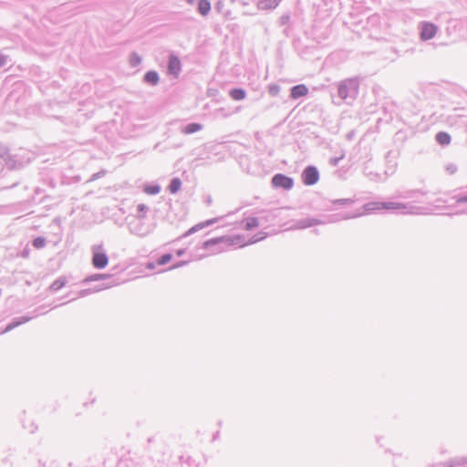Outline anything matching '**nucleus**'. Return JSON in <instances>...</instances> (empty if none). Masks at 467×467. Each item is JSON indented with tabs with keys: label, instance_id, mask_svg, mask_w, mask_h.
<instances>
[{
	"label": "nucleus",
	"instance_id": "1a4fd4ad",
	"mask_svg": "<svg viewBox=\"0 0 467 467\" xmlns=\"http://www.w3.org/2000/svg\"><path fill=\"white\" fill-rule=\"evenodd\" d=\"M181 68V62L177 57H171L169 62V71L172 74H177Z\"/></svg>",
	"mask_w": 467,
	"mask_h": 467
},
{
	"label": "nucleus",
	"instance_id": "4be33fe9",
	"mask_svg": "<svg viewBox=\"0 0 467 467\" xmlns=\"http://www.w3.org/2000/svg\"><path fill=\"white\" fill-rule=\"evenodd\" d=\"M217 240H209L204 243V247L208 248L210 245L215 244Z\"/></svg>",
	"mask_w": 467,
	"mask_h": 467
},
{
	"label": "nucleus",
	"instance_id": "0eeeda50",
	"mask_svg": "<svg viewBox=\"0 0 467 467\" xmlns=\"http://www.w3.org/2000/svg\"><path fill=\"white\" fill-rule=\"evenodd\" d=\"M373 209H400L402 204L397 202H376L372 204Z\"/></svg>",
	"mask_w": 467,
	"mask_h": 467
},
{
	"label": "nucleus",
	"instance_id": "a211bd4d",
	"mask_svg": "<svg viewBox=\"0 0 467 467\" xmlns=\"http://www.w3.org/2000/svg\"><path fill=\"white\" fill-rule=\"evenodd\" d=\"M161 191L160 187L155 185V186H147L145 187L144 189V192L148 194H157L159 193Z\"/></svg>",
	"mask_w": 467,
	"mask_h": 467
},
{
	"label": "nucleus",
	"instance_id": "20e7f679",
	"mask_svg": "<svg viewBox=\"0 0 467 467\" xmlns=\"http://www.w3.org/2000/svg\"><path fill=\"white\" fill-rule=\"evenodd\" d=\"M92 264L94 267L98 269H102L106 267L109 264V258L106 254L100 252H94Z\"/></svg>",
	"mask_w": 467,
	"mask_h": 467
},
{
	"label": "nucleus",
	"instance_id": "4468645a",
	"mask_svg": "<svg viewBox=\"0 0 467 467\" xmlns=\"http://www.w3.org/2000/svg\"><path fill=\"white\" fill-rule=\"evenodd\" d=\"M181 186H182L181 180L178 178H175V179L171 180V182L169 185V191L171 193H176L181 189Z\"/></svg>",
	"mask_w": 467,
	"mask_h": 467
},
{
	"label": "nucleus",
	"instance_id": "7ed1b4c3",
	"mask_svg": "<svg viewBox=\"0 0 467 467\" xmlns=\"http://www.w3.org/2000/svg\"><path fill=\"white\" fill-rule=\"evenodd\" d=\"M303 182L306 185H313L317 182L319 179L318 171L315 167H306L302 174Z\"/></svg>",
	"mask_w": 467,
	"mask_h": 467
},
{
	"label": "nucleus",
	"instance_id": "2eb2a0df",
	"mask_svg": "<svg viewBox=\"0 0 467 467\" xmlns=\"http://www.w3.org/2000/svg\"><path fill=\"white\" fill-rule=\"evenodd\" d=\"M201 129H202V125L201 124L191 123V124L187 125L184 128L183 132L186 133V134H192L193 132L201 130Z\"/></svg>",
	"mask_w": 467,
	"mask_h": 467
},
{
	"label": "nucleus",
	"instance_id": "f257e3e1",
	"mask_svg": "<svg viewBox=\"0 0 467 467\" xmlns=\"http://www.w3.org/2000/svg\"><path fill=\"white\" fill-rule=\"evenodd\" d=\"M358 82L355 79H348L342 82L338 87V95L341 99H346L348 97L358 94Z\"/></svg>",
	"mask_w": 467,
	"mask_h": 467
},
{
	"label": "nucleus",
	"instance_id": "f3484780",
	"mask_svg": "<svg viewBox=\"0 0 467 467\" xmlns=\"http://www.w3.org/2000/svg\"><path fill=\"white\" fill-rule=\"evenodd\" d=\"M171 259H172V255L171 254H166L161 255L157 260V264L159 265H164L168 264Z\"/></svg>",
	"mask_w": 467,
	"mask_h": 467
},
{
	"label": "nucleus",
	"instance_id": "6e6552de",
	"mask_svg": "<svg viewBox=\"0 0 467 467\" xmlns=\"http://www.w3.org/2000/svg\"><path fill=\"white\" fill-rule=\"evenodd\" d=\"M211 10V3L208 0H200L198 3V11L201 15L206 16Z\"/></svg>",
	"mask_w": 467,
	"mask_h": 467
},
{
	"label": "nucleus",
	"instance_id": "f03ea898",
	"mask_svg": "<svg viewBox=\"0 0 467 467\" xmlns=\"http://www.w3.org/2000/svg\"><path fill=\"white\" fill-rule=\"evenodd\" d=\"M272 184L275 188L289 190L293 187L294 182L290 177L284 174H276L272 179Z\"/></svg>",
	"mask_w": 467,
	"mask_h": 467
},
{
	"label": "nucleus",
	"instance_id": "5701e85b",
	"mask_svg": "<svg viewBox=\"0 0 467 467\" xmlns=\"http://www.w3.org/2000/svg\"><path fill=\"white\" fill-rule=\"evenodd\" d=\"M5 62V58L0 55V67L3 66Z\"/></svg>",
	"mask_w": 467,
	"mask_h": 467
},
{
	"label": "nucleus",
	"instance_id": "6ab92c4d",
	"mask_svg": "<svg viewBox=\"0 0 467 467\" xmlns=\"http://www.w3.org/2000/svg\"><path fill=\"white\" fill-rule=\"evenodd\" d=\"M45 244L46 240L43 237H36L33 242V245L37 249L44 247Z\"/></svg>",
	"mask_w": 467,
	"mask_h": 467
},
{
	"label": "nucleus",
	"instance_id": "39448f33",
	"mask_svg": "<svg viewBox=\"0 0 467 467\" xmlns=\"http://www.w3.org/2000/svg\"><path fill=\"white\" fill-rule=\"evenodd\" d=\"M437 32V27L433 24L424 23L421 26L420 36L423 40L432 38Z\"/></svg>",
	"mask_w": 467,
	"mask_h": 467
},
{
	"label": "nucleus",
	"instance_id": "9d476101",
	"mask_svg": "<svg viewBox=\"0 0 467 467\" xmlns=\"http://www.w3.org/2000/svg\"><path fill=\"white\" fill-rule=\"evenodd\" d=\"M436 140L441 145H448L451 142V136L446 132H439L436 135Z\"/></svg>",
	"mask_w": 467,
	"mask_h": 467
},
{
	"label": "nucleus",
	"instance_id": "aec40b11",
	"mask_svg": "<svg viewBox=\"0 0 467 467\" xmlns=\"http://www.w3.org/2000/svg\"><path fill=\"white\" fill-rule=\"evenodd\" d=\"M27 320H28L27 318H24V319H23V321H21V322L11 323V324H9V325L6 327V328H5V332L10 331V330H12L13 328L16 327L18 325H20V324H22V323L26 322Z\"/></svg>",
	"mask_w": 467,
	"mask_h": 467
},
{
	"label": "nucleus",
	"instance_id": "393cba45",
	"mask_svg": "<svg viewBox=\"0 0 467 467\" xmlns=\"http://www.w3.org/2000/svg\"><path fill=\"white\" fill-rule=\"evenodd\" d=\"M182 254V251H178V252H177V254H178V255H181Z\"/></svg>",
	"mask_w": 467,
	"mask_h": 467
},
{
	"label": "nucleus",
	"instance_id": "423d86ee",
	"mask_svg": "<svg viewBox=\"0 0 467 467\" xmlns=\"http://www.w3.org/2000/svg\"><path fill=\"white\" fill-rule=\"evenodd\" d=\"M307 92L308 89L305 85H297L292 88L291 97L293 99H298L300 97L306 96Z\"/></svg>",
	"mask_w": 467,
	"mask_h": 467
},
{
	"label": "nucleus",
	"instance_id": "dca6fc26",
	"mask_svg": "<svg viewBox=\"0 0 467 467\" xmlns=\"http://www.w3.org/2000/svg\"><path fill=\"white\" fill-rule=\"evenodd\" d=\"M65 285H66V279L65 278H59V279L54 281L50 285L49 289L51 291H57L59 289H61Z\"/></svg>",
	"mask_w": 467,
	"mask_h": 467
},
{
	"label": "nucleus",
	"instance_id": "ddd939ff",
	"mask_svg": "<svg viewBox=\"0 0 467 467\" xmlns=\"http://www.w3.org/2000/svg\"><path fill=\"white\" fill-rule=\"evenodd\" d=\"M145 80L150 84L156 85L159 81L158 73L155 71H149L145 75Z\"/></svg>",
	"mask_w": 467,
	"mask_h": 467
},
{
	"label": "nucleus",
	"instance_id": "a878e982",
	"mask_svg": "<svg viewBox=\"0 0 467 467\" xmlns=\"http://www.w3.org/2000/svg\"><path fill=\"white\" fill-rule=\"evenodd\" d=\"M463 201H467V197L463 199Z\"/></svg>",
	"mask_w": 467,
	"mask_h": 467
},
{
	"label": "nucleus",
	"instance_id": "f8f14e48",
	"mask_svg": "<svg viewBox=\"0 0 467 467\" xmlns=\"http://www.w3.org/2000/svg\"><path fill=\"white\" fill-rule=\"evenodd\" d=\"M230 96L234 100H242L245 98V91L241 88H234L230 91Z\"/></svg>",
	"mask_w": 467,
	"mask_h": 467
},
{
	"label": "nucleus",
	"instance_id": "9b49d317",
	"mask_svg": "<svg viewBox=\"0 0 467 467\" xmlns=\"http://www.w3.org/2000/svg\"><path fill=\"white\" fill-rule=\"evenodd\" d=\"M244 229L245 230H252V229H254V228H255V227H257L259 225L258 219L255 218V217L246 218L244 221Z\"/></svg>",
	"mask_w": 467,
	"mask_h": 467
},
{
	"label": "nucleus",
	"instance_id": "b1692460",
	"mask_svg": "<svg viewBox=\"0 0 467 467\" xmlns=\"http://www.w3.org/2000/svg\"><path fill=\"white\" fill-rule=\"evenodd\" d=\"M138 209H139L140 211L143 212V211L146 209V206H145L144 204H140V205L138 206Z\"/></svg>",
	"mask_w": 467,
	"mask_h": 467
},
{
	"label": "nucleus",
	"instance_id": "412c9836",
	"mask_svg": "<svg viewBox=\"0 0 467 467\" xmlns=\"http://www.w3.org/2000/svg\"><path fill=\"white\" fill-rule=\"evenodd\" d=\"M130 63L132 66L139 65L140 63V57L136 54L132 55L130 57Z\"/></svg>",
	"mask_w": 467,
	"mask_h": 467
}]
</instances>
